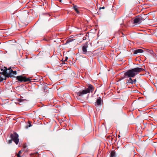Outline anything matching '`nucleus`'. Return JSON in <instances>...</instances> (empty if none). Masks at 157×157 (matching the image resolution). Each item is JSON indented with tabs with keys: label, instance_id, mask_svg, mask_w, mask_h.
Here are the masks:
<instances>
[{
	"label": "nucleus",
	"instance_id": "f257e3e1",
	"mask_svg": "<svg viewBox=\"0 0 157 157\" xmlns=\"http://www.w3.org/2000/svg\"><path fill=\"white\" fill-rule=\"evenodd\" d=\"M144 70V69L138 67L128 70L124 72V77L122 79L128 78L129 77H134L140 72L143 71Z\"/></svg>",
	"mask_w": 157,
	"mask_h": 157
},
{
	"label": "nucleus",
	"instance_id": "f03ea898",
	"mask_svg": "<svg viewBox=\"0 0 157 157\" xmlns=\"http://www.w3.org/2000/svg\"><path fill=\"white\" fill-rule=\"evenodd\" d=\"M94 89L93 86L90 85L88 88L83 90H81L78 92H76V94L77 96L82 97L83 96L89 93L90 92H92L94 91Z\"/></svg>",
	"mask_w": 157,
	"mask_h": 157
},
{
	"label": "nucleus",
	"instance_id": "7ed1b4c3",
	"mask_svg": "<svg viewBox=\"0 0 157 157\" xmlns=\"http://www.w3.org/2000/svg\"><path fill=\"white\" fill-rule=\"evenodd\" d=\"M2 72H0V74H2L0 76V82H2L3 80H6V78H9L10 76L8 73L7 68L6 67H4L3 68L1 69Z\"/></svg>",
	"mask_w": 157,
	"mask_h": 157
},
{
	"label": "nucleus",
	"instance_id": "20e7f679",
	"mask_svg": "<svg viewBox=\"0 0 157 157\" xmlns=\"http://www.w3.org/2000/svg\"><path fill=\"white\" fill-rule=\"evenodd\" d=\"M147 17V15L144 14L136 16L134 19V23L140 24L142 22V21L144 20Z\"/></svg>",
	"mask_w": 157,
	"mask_h": 157
},
{
	"label": "nucleus",
	"instance_id": "39448f33",
	"mask_svg": "<svg viewBox=\"0 0 157 157\" xmlns=\"http://www.w3.org/2000/svg\"><path fill=\"white\" fill-rule=\"evenodd\" d=\"M10 137L16 144H17L19 143V139L18 134L16 132H14L13 133L10 134Z\"/></svg>",
	"mask_w": 157,
	"mask_h": 157
},
{
	"label": "nucleus",
	"instance_id": "423d86ee",
	"mask_svg": "<svg viewBox=\"0 0 157 157\" xmlns=\"http://www.w3.org/2000/svg\"><path fill=\"white\" fill-rule=\"evenodd\" d=\"M31 78H27L25 77H23L21 76H17L16 77L17 79L21 82H26L30 81L31 80Z\"/></svg>",
	"mask_w": 157,
	"mask_h": 157
},
{
	"label": "nucleus",
	"instance_id": "0eeeda50",
	"mask_svg": "<svg viewBox=\"0 0 157 157\" xmlns=\"http://www.w3.org/2000/svg\"><path fill=\"white\" fill-rule=\"evenodd\" d=\"M90 43L89 42H86L84 44L82 45V51L84 53H86L87 52V48L88 47V44Z\"/></svg>",
	"mask_w": 157,
	"mask_h": 157
},
{
	"label": "nucleus",
	"instance_id": "6e6552de",
	"mask_svg": "<svg viewBox=\"0 0 157 157\" xmlns=\"http://www.w3.org/2000/svg\"><path fill=\"white\" fill-rule=\"evenodd\" d=\"M9 70V72H8L9 75H10V77H13V75L17 74V71H13L11 67H9L7 69V71Z\"/></svg>",
	"mask_w": 157,
	"mask_h": 157
},
{
	"label": "nucleus",
	"instance_id": "1a4fd4ad",
	"mask_svg": "<svg viewBox=\"0 0 157 157\" xmlns=\"http://www.w3.org/2000/svg\"><path fill=\"white\" fill-rule=\"evenodd\" d=\"M101 100L100 98H99L96 101L95 103V105L97 106H101Z\"/></svg>",
	"mask_w": 157,
	"mask_h": 157
},
{
	"label": "nucleus",
	"instance_id": "9d476101",
	"mask_svg": "<svg viewBox=\"0 0 157 157\" xmlns=\"http://www.w3.org/2000/svg\"><path fill=\"white\" fill-rule=\"evenodd\" d=\"M144 52V50L142 49H139L135 50L134 52V54H137L139 53H142Z\"/></svg>",
	"mask_w": 157,
	"mask_h": 157
},
{
	"label": "nucleus",
	"instance_id": "9b49d317",
	"mask_svg": "<svg viewBox=\"0 0 157 157\" xmlns=\"http://www.w3.org/2000/svg\"><path fill=\"white\" fill-rule=\"evenodd\" d=\"M147 52L152 55L154 56H155L156 55V54H155L152 50H147Z\"/></svg>",
	"mask_w": 157,
	"mask_h": 157
},
{
	"label": "nucleus",
	"instance_id": "f8f14e48",
	"mask_svg": "<svg viewBox=\"0 0 157 157\" xmlns=\"http://www.w3.org/2000/svg\"><path fill=\"white\" fill-rule=\"evenodd\" d=\"M110 157H115V152L114 151H111L110 155Z\"/></svg>",
	"mask_w": 157,
	"mask_h": 157
},
{
	"label": "nucleus",
	"instance_id": "ddd939ff",
	"mask_svg": "<svg viewBox=\"0 0 157 157\" xmlns=\"http://www.w3.org/2000/svg\"><path fill=\"white\" fill-rule=\"evenodd\" d=\"M73 8L77 13H79V11L78 9L77 6L74 5Z\"/></svg>",
	"mask_w": 157,
	"mask_h": 157
},
{
	"label": "nucleus",
	"instance_id": "4468645a",
	"mask_svg": "<svg viewBox=\"0 0 157 157\" xmlns=\"http://www.w3.org/2000/svg\"><path fill=\"white\" fill-rule=\"evenodd\" d=\"M32 157H39V155L37 153H33Z\"/></svg>",
	"mask_w": 157,
	"mask_h": 157
},
{
	"label": "nucleus",
	"instance_id": "2eb2a0df",
	"mask_svg": "<svg viewBox=\"0 0 157 157\" xmlns=\"http://www.w3.org/2000/svg\"><path fill=\"white\" fill-rule=\"evenodd\" d=\"M22 153L21 151H19L18 153H17L16 155H17V157H21V156L20 155Z\"/></svg>",
	"mask_w": 157,
	"mask_h": 157
},
{
	"label": "nucleus",
	"instance_id": "dca6fc26",
	"mask_svg": "<svg viewBox=\"0 0 157 157\" xmlns=\"http://www.w3.org/2000/svg\"><path fill=\"white\" fill-rule=\"evenodd\" d=\"M127 84H133V82H132L131 81H129V80H128V81H127V82L126 83Z\"/></svg>",
	"mask_w": 157,
	"mask_h": 157
},
{
	"label": "nucleus",
	"instance_id": "f3484780",
	"mask_svg": "<svg viewBox=\"0 0 157 157\" xmlns=\"http://www.w3.org/2000/svg\"><path fill=\"white\" fill-rule=\"evenodd\" d=\"M72 40H67V41L66 44H67V43H69V42H71L72 41Z\"/></svg>",
	"mask_w": 157,
	"mask_h": 157
},
{
	"label": "nucleus",
	"instance_id": "a211bd4d",
	"mask_svg": "<svg viewBox=\"0 0 157 157\" xmlns=\"http://www.w3.org/2000/svg\"><path fill=\"white\" fill-rule=\"evenodd\" d=\"M132 80L133 83H135L136 82V79Z\"/></svg>",
	"mask_w": 157,
	"mask_h": 157
},
{
	"label": "nucleus",
	"instance_id": "6ab92c4d",
	"mask_svg": "<svg viewBox=\"0 0 157 157\" xmlns=\"http://www.w3.org/2000/svg\"><path fill=\"white\" fill-rule=\"evenodd\" d=\"M132 77H129L128 78H129V79H128V80H129V81H131L132 82Z\"/></svg>",
	"mask_w": 157,
	"mask_h": 157
},
{
	"label": "nucleus",
	"instance_id": "aec40b11",
	"mask_svg": "<svg viewBox=\"0 0 157 157\" xmlns=\"http://www.w3.org/2000/svg\"><path fill=\"white\" fill-rule=\"evenodd\" d=\"M13 140L11 139V140H9L8 141V143L10 144L12 143Z\"/></svg>",
	"mask_w": 157,
	"mask_h": 157
},
{
	"label": "nucleus",
	"instance_id": "412c9836",
	"mask_svg": "<svg viewBox=\"0 0 157 157\" xmlns=\"http://www.w3.org/2000/svg\"><path fill=\"white\" fill-rule=\"evenodd\" d=\"M26 147L27 146L25 144H24L23 146V148L24 149H25Z\"/></svg>",
	"mask_w": 157,
	"mask_h": 157
},
{
	"label": "nucleus",
	"instance_id": "4be33fe9",
	"mask_svg": "<svg viewBox=\"0 0 157 157\" xmlns=\"http://www.w3.org/2000/svg\"><path fill=\"white\" fill-rule=\"evenodd\" d=\"M68 59V57H66L65 59L64 60V61H67Z\"/></svg>",
	"mask_w": 157,
	"mask_h": 157
},
{
	"label": "nucleus",
	"instance_id": "5701e85b",
	"mask_svg": "<svg viewBox=\"0 0 157 157\" xmlns=\"http://www.w3.org/2000/svg\"><path fill=\"white\" fill-rule=\"evenodd\" d=\"M121 33L122 35V36H125V35L123 33L121 32Z\"/></svg>",
	"mask_w": 157,
	"mask_h": 157
},
{
	"label": "nucleus",
	"instance_id": "b1692460",
	"mask_svg": "<svg viewBox=\"0 0 157 157\" xmlns=\"http://www.w3.org/2000/svg\"><path fill=\"white\" fill-rule=\"evenodd\" d=\"M31 126H32V125H31V124H29V127H30Z\"/></svg>",
	"mask_w": 157,
	"mask_h": 157
},
{
	"label": "nucleus",
	"instance_id": "393cba45",
	"mask_svg": "<svg viewBox=\"0 0 157 157\" xmlns=\"http://www.w3.org/2000/svg\"><path fill=\"white\" fill-rule=\"evenodd\" d=\"M59 2H61L62 1V0H59Z\"/></svg>",
	"mask_w": 157,
	"mask_h": 157
},
{
	"label": "nucleus",
	"instance_id": "a878e982",
	"mask_svg": "<svg viewBox=\"0 0 157 157\" xmlns=\"http://www.w3.org/2000/svg\"><path fill=\"white\" fill-rule=\"evenodd\" d=\"M101 8L102 9H104L105 8V7H103Z\"/></svg>",
	"mask_w": 157,
	"mask_h": 157
},
{
	"label": "nucleus",
	"instance_id": "bb28decb",
	"mask_svg": "<svg viewBox=\"0 0 157 157\" xmlns=\"http://www.w3.org/2000/svg\"><path fill=\"white\" fill-rule=\"evenodd\" d=\"M21 100H19V101L20 102L21 101Z\"/></svg>",
	"mask_w": 157,
	"mask_h": 157
},
{
	"label": "nucleus",
	"instance_id": "cd10ccee",
	"mask_svg": "<svg viewBox=\"0 0 157 157\" xmlns=\"http://www.w3.org/2000/svg\"><path fill=\"white\" fill-rule=\"evenodd\" d=\"M118 137H120V136L119 135L118 136Z\"/></svg>",
	"mask_w": 157,
	"mask_h": 157
},
{
	"label": "nucleus",
	"instance_id": "c85d7f7f",
	"mask_svg": "<svg viewBox=\"0 0 157 157\" xmlns=\"http://www.w3.org/2000/svg\"><path fill=\"white\" fill-rule=\"evenodd\" d=\"M39 1H42V0H39Z\"/></svg>",
	"mask_w": 157,
	"mask_h": 157
}]
</instances>
